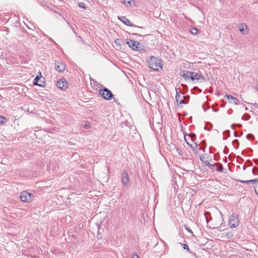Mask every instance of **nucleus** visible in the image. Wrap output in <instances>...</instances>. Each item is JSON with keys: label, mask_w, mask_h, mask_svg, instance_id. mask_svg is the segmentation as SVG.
<instances>
[{"label": "nucleus", "mask_w": 258, "mask_h": 258, "mask_svg": "<svg viewBox=\"0 0 258 258\" xmlns=\"http://www.w3.org/2000/svg\"><path fill=\"white\" fill-rule=\"evenodd\" d=\"M149 68L153 70L159 71L163 69V64L161 63V60L156 58L154 56H151L150 59L148 60Z\"/></svg>", "instance_id": "nucleus-1"}, {"label": "nucleus", "mask_w": 258, "mask_h": 258, "mask_svg": "<svg viewBox=\"0 0 258 258\" xmlns=\"http://www.w3.org/2000/svg\"><path fill=\"white\" fill-rule=\"evenodd\" d=\"M99 93L104 99L107 100H111L113 96L111 91L106 88H104L102 89H100Z\"/></svg>", "instance_id": "nucleus-2"}, {"label": "nucleus", "mask_w": 258, "mask_h": 258, "mask_svg": "<svg viewBox=\"0 0 258 258\" xmlns=\"http://www.w3.org/2000/svg\"><path fill=\"white\" fill-rule=\"evenodd\" d=\"M34 198L33 195L26 191H24L21 193L20 198L24 202H29L32 200Z\"/></svg>", "instance_id": "nucleus-3"}, {"label": "nucleus", "mask_w": 258, "mask_h": 258, "mask_svg": "<svg viewBox=\"0 0 258 258\" xmlns=\"http://www.w3.org/2000/svg\"><path fill=\"white\" fill-rule=\"evenodd\" d=\"M126 43L133 50H139L140 49H141V44L139 42L129 39L127 40Z\"/></svg>", "instance_id": "nucleus-4"}, {"label": "nucleus", "mask_w": 258, "mask_h": 258, "mask_svg": "<svg viewBox=\"0 0 258 258\" xmlns=\"http://www.w3.org/2000/svg\"><path fill=\"white\" fill-rule=\"evenodd\" d=\"M239 220L237 215H232L230 216L229 220V225L231 228H235L239 225Z\"/></svg>", "instance_id": "nucleus-5"}, {"label": "nucleus", "mask_w": 258, "mask_h": 258, "mask_svg": "<svg viewBox=\"0 0 258 258\" xmlns=\"http://www.w3.org/2000/svg\"><path fill=\"white\" fill-rule=\"evenodd\" d=\"M121 180L122 183L126 187H128L131 185V182L128 175L126 171H123L121 174Z\"/></svg>", "instance_id": "nucleus-6"}, {"label": "nucleus", "mask_w": 258, "mask_h": 258, "mask_svg": "<svg viewBox=\"0 0 258 258\" xmlns=\"http://www.w3.org/2000/svg\"><path fill=\"white\" fill-rule=\"evenodd\" d=\"M209 156H206V154H202L200 157V160L205 165L208 166L210 169H213L214 167V164H211L210 162L206 160L209 158Z\"/></svg>", "instance_id": "nucleus-7"}, {"label": "nucleus", "mask_w": 258, "mask_h": 258, "mask_svg": "<svg viewBox=\"0 0 258 258\" xmlns=\"http://www.w3.org/2000/svg\"><path fill=\"white\" fill-rule=\"evenodd\" d=\"M66 69V65L64 63L59 61L55 62V70L59 73L63 72Z\"/></svg>", "instance_id": "nucleus-8"}, {"label": "nucleus", "mask_w": 258, "mask_h": 258, "mask_svg": "<svg viewBox=\"0 0 258 258\" xmlns=\"http://www.w3.org/2000/svg\"><path fill=\"white\" fill-rule=\"evenodd\" d=\"M192 73H193V75H192L191 77V80L192 81L202 80L203 82L206 81L205 78L201 74L194 72H192ZM200 82H202V81H201Z\"/></svg>", "instance_id": "nucleus-9"}, {"label": "nucleus", "mask_w": 258, "mask_h": 258, "mask_svg": "<svg viewBox=\"0 0 258 258\" xmlns=\"http://www.w3.org/2000/svg\"><path fill=\"white\" fill-rule=\"evenodd\" d=\"M118 19L121 21L123 24L127 26H131V27H137V26L134 25L131 23L130 20L126 18L125 16H118ZM137 27H139L137 26Z\"/></svg>", "instance_id": "nucleus-10"}, {"label": "nucleus", "mask_w": 258, "mask_h": 258, "mask_svg": "<svg viewBox=\"0 0 258 258\" xmlns=\"http://www.w3.org/2000/svg\"><path fill=\"white\" fill-rule=\"evenodd\" d=\"M56 86L62 90H64L68 87V83L66 81H63L62 80H59L57 81Z\"/></svg>", "instance_id": "nucleus-11"}, {"label": "nucleus", "mask_w": 258, "mask_h": 258, "mask_svg": "<svg viewBox=\"0 0 258 258\" xmlns=\"http://www.w3.org/2000/svg\"><path fill=\"white\" fill-rule=\"evenodd\" d=\"M186 135L184 136V140L188 146L189 147H190L194 152L195 153H197L198 152V150H199V148H198V144H197L196 143H195V146L194 147L192 144L190 143H189L188 142V139L186 138Z\"/></svg>", "instance_id": "nucleus-12"}, {"label": "nucleus", "mask_w": 258, "mask_h": 258, "mask_svg": "<svg viewBox=\"0 0 258 258\" xmlns=\"http://www.w3.org/2000/svg\"><path fill=\"white\" fill-rule=\"evenodd\" d=\"M180 75L182 77H183L185 79H190L192 75H193V73L190 71L184 70L183 71L180 72Z\"/></svg>", "instance_id": "nucleus-13"}, {"label": "nucleus", "mask_w": 258, "mask_h": 258, "mask_svg": "<svg viewBox=\"0 0 258 258\" xmlns=\"http://www.w3.org/2000/svg\"><path fill=\"white\" fill-rule=\"evenodd\" d=\"M239 30L243 34H247L248 32L247 26L246 24L242 23L238 26Z\"/></svg>", "instance_id": "nucleus-14"}, {"label": "nucleus", "mask_w": 258, "mask_h": 258, "mask_svg": "<svg viewBox=\"0 0 258 258\" xmlns=\"http://www.w3.org/2000/svg\"><path fill=\"white\" fill-rule=\"evenodd\" d=\"M224 98L229 100V102L231 103H233L235 105L238 104V99L231 95H225Z\"/></svg>", "instance_id": "nucleus-15"}, {"label": "nucleus", "mask_w": 258, "mask_h": 258, "mask_svg": "<svg viewBox=\"0 0 258 258\" xmlns=\"http://www.w3.org/2000/svg\"><path fill=\"white\" fill-rule=\"evenodd\" d=\"M42 78L41 75H40V76H36V77L34 78L33 81V84L34 85H37L40 87L43 86V85L41 84V83H44V82L40 80V79Z\"/></svg>", "instance_id": "nucleus-16"}, {"label": "nucleus", "mask_w": 258, "mask_h": 258, "mask_svg": "<svg viewBox=\"0 0 258 258\" xmlns=\"http://www.w3.org/2000/svg\"><path fill=\"white\" fill-rule=\"evenodd\" d=\"M206 147V142L205 140L202 141L200 144V148L199 150H203L204 152H205V149Z\"/></svg>", "instance_id": "nucleus-17"}, {"label": "nucleus", "mask_w": 258, "mask_h": 258, "mask_svg": "<svg viewBox=\"0 0 258 258\" xmlns=\"http://www.w3.org/2000/svg\"><path fill=\"white\" fill-rule=\"evenodd\" d=\"M223 234L225 235L227 239H230L233 236L232 231H226Z\"/></svg>", "instance_id": "nucleus-18"}, {"label": "nucleus", "mask_w": 258, "mask_h": 258, "mask_svg": "<svg viewBox=\"0 0 258 258\" xmlns=\"http://www.w3.org/2000/svg\"><path fill=\"white\" fill-rule=\"evenodd\" d=\"M215 165H216V166H218V168L216 169V170L218 172H222L223 171V166L222 165V164L221 163H216V164H214V166Z\"/></svg>", "instance_id": "nucleus-19"}, {"label": "nucleus", "mask_w": 258, "mask_h": 258, "mask_svg": "<svg viewBox=\"0 0 258 258\" xmlns=\"http://www.w3.org/2000/svg\"><path fill=\"white\" fill-rule=\"evenodd\" d=\"M185 98V96H182V95H180L179 93L178 92H176V96H175V100L177 102H178L180 99H181V98Z\"/></svg>", "instance_id": "nucleus-20"}, {"label": "nucleus", "mask_w": 258, "mask_h": 258, "mask_svg": "<svg viewBox=\"0 0 258 258\" xmlns=\"http://www.w3.org/2000/svg\"><path fill=\"white\" fill-rule=\"evenodd\" d=\"M252 165V163L250 160H247L243 166V169H245V166H251Z\"/></svg>", "instance_id": "nucleus-21"}, {"label": "nucleus", "mask_w": 258, "mask_h": 258, "mask_svg": "<svg viewBox=\"0 0 258 258\" xmlns=\"http://www.w3.org/2000/svg\"><path fill=\"white\" fill-rule=\"evenodd\" d=\"M230 136V131L229 130H226L223 133V139L226 140L227 138L229 137Z\"/></svg>", "instance_id": "nucleus-22"}, {"label": "nucleus", "mask_w": 258, "mask_h": 258, "mask_svg": "<svg viewBox=\"0 0 258 258\" xmlns=\"http://www.w3.org/2000/svg\"><path fill=\"white\" fill-rule=\"evenodd\" d=\"M232 145L235 148L237 149L239 145V141L237 140H234L232 142Z\"/></svg>", "instance_id": "nucleus-23"}, {"label": "nucleus", "mask_w": 258, "mask_h": 258, "mask_svg": "<svg viewBox=\"0 0 258 258\" xmlns=\"http://www.w3.org/2000/svg\"><path fill=\"white\" fill-rule=\"evenodd\" d=\"M187 136H188V137L190 138L191 142H194L195 141V140L196 139V135L194 133H191L190 134L188 135Z\"/></svg>", "instance_id": "nucleus-24"}, {"label": "nucleus", "mask_w": 258, "mask_h": 258, "mask_svg": "<svg viewBox=\"0 0 258 258\" xmlns=\"http://www.w3.org/2000/svg\"><path fill=\"white\" fill-rule=\"evenodd\" d=\"M190 32L193 35H196L199 32V30L196 28H192Z\"/></svg>", "instance_id": "nucleus-25"}, {"label": "nucleus", "mask_w": 258, "mask_h": 258, "mask_svg": "<svg viewBox=\"0 0 258 258\" xmlns=\"http://www.w3.org/2000/svg\"><path fill=\"white\" fill-rule=\"evenodd\" d=\"M246 139L248 140L252 141L254 139V136L251 134H248L246 136Z\"/></svg>", "instance_id": "nucleus-26"}, {"label": "nucleus", "mask_w": 258, "mask_h": 258, "mask_svg": "<svg viewBox=\"0 0 258 258\" xmlns=\"http://www.w3.org/2000/svg\"><path fill=\"white\" fill-rule=\"evenodd\" d=\"M6 119H7L5 117L0 115V124H4Z\"/></svg>", "instance_id": "nucleus-27"}, {"label": "nucleus", "mask_w": 258, "mask_h": 258, "mask_svg": "<svg viewBox=\"0 0 258 258\" xmlns=\"http://www.w3.org/2000/svg\"><path fill=\"white\" fill-rule=\"evenodd\" d=\"M252 172L253 175H258V167H254L252 169Z\"/></svg>", "instance_id": "nucleus-28"}, {"label": "nucleus", "mask_w": 258, "mask_h": 258, "mask_svg": "<svg viewBox=\"0 0 258 258\" xmlns=\"http://www.w3.org/2000/svg\"><path fill=\"white\" fill-rule=\"evenodd\" d=\"M212 125L210 123H208L205 126V129L208 131H210L212 128Z\"/></svg>", "instance_id": "nucleus-29"}, {"label": "nucleus", "mask_w": 258, "mask_h": 258, "mask_svg": "<svg viewBox=\"0 0 258 258\" xmlns=\"http://www.w3.org/2000/svg\"><path fill=\"white\" fill-rule=\"evenodd\" d=\"M131 0H124L123 1H122V2L126 6H131Z\"/></svg>", "instance_id": "nucleus-30"}, {"label": "nucleus", "mask_w": 258, "mask_h": 258, "mask_svg": "<svg viewBox=\"0 0 258 258\" xmlns=\"http://www.w3.org/2000/svg\"><path fill=\"white\" fill-rule=\"evenodd\" d=\"M122 43V41L121 39H116L115 40V43L116 45H121V43Z\"/></svg>", "instance_id": "nucleus-31"}, {"label": "nucleus", "mask_w": 258, "mask_h": 258, "mask_svg": "<svg viewBox=\"0 0 258 258\" xmlns=\"http://www.w3.org/2000/svg\"><path fill=\"white\" fill-rule=\"evenodd\" d=\"M78 6L80 8H83V9H86V6L85 5V4L84 3H80L78 4Z\"/></svg>", "instance_id": "nucleus-32"}, {"label": "nucleus", "mask_w": 258, "mask_h": 258, "mask_svg": "<svg viewBox=\"0 0 258 258\" xmlns=\"http://www.w3.org/2000/svg\"><path fill=\"white\" fill-rule=\"evenodd\" d=\"M238 181L240 183H246V184L250 183L249 180H238Z\"/></svg>", "instance_id": "nucleus-33"}, {"label": "nucleus", "mask_w": 258, "mask_h": 258, "mask_svg": "<svg viewBox=\"0 0 258 258\" xmlns=\"http://www.w3.org/2000/svg\"><path fill=\"white\" fill-rule=\"evenodd\" d=\"M203 108L204 110L205 111H206L209 108V107L208 106V105L206 103H205L203 105Z\"/></svg>", "instance_id": "nucleus-34"}, {"label": "nucleus", "mask_w": 258, "mask_h": 258, "mask_svg": "<svg viewBox=\"0 0 258 258\" xmlns=\"http://www.w3.org/2000/svg\"><path fill=\"white\" fill-rule=\"evenodd\" d=\"M182 247L184 249H186V250H189V247H188V246L187 244H182Z\"/></svg>", "instance_id": "nucleus-35"}, {"label": "nucleus", "mask_w": 258, "mask_h": 258, "mask_svg": "<svg viewBox=\"0 0 258 258\" xmlns=\"http://www.w3.org/2000/svg\"><path fill=\"white\" fill-rule=\"evenodd\" d=\"M229 149L226 146H225L223 151V153L225 154H227L229 153Z\"/></svg>", "instance_id": "nucleus-36"}, {"label": "nucleus", "mask_w": 258, "mask_h": 258, "mask_svg": "<svg viewBox=\"0 0 258 258\" xmlns=\"http://www.w3.org/2000/svg\"><path fill=\"white\" fill-rule=\"evenodd\" d=\"M185 227V229L188 231L189 232V233H191V234H193V232L192 231V230H191V229L189 227H188L186 225H185L184 226Z\"/></svg>", "instance_id": "nucleus-37"}, {"label": "nucleus", "mask_w": 258, "mask_h": 258, "mask_svg": "<svg viewBox=\"0 0 258 258\" xmlns=\"http://www.w3.org/2000/svg\"><path fill=\"white\" fill-rule=\"evenodd\" d=\"M188 103V101H186L185 100H181L180 101H179V104L180 105L182 104H187Z\"/></svg>", "instance_id": "nucleus-38"}, {"label": "nucleus", "mask_w": 258, "mask_h": 258, "mask_svg": "<svg viewBox=\"0 0 258 258\" xmlns=\"http://www.w3.org/2000/svg\"><path fill=\"white\" fill-rule=\"evenodd\" d=\"M249 181H250V183H256V182H258V179H251V180H249Z\"/></svg>", "instance_id": "nucleus-39"}, {"label": "nucleus", "mask_w": 258, "mask_h": 258, "mask_svg": "<svg viewBox=\"0 0 258 258\" xmlns=\"http://www.w3.org/2000/svg\"><path fill=\"white\" fill-rule=\"evenodd\" d=\"M209 214L210 216V213L209 212H207L205 214V217L206 218V220H207V222L208 223L209 222V219L207 217V215Z\"/></svg>", "instance_id": "nucleus-40"}, {"label": "nucleus", "mask_w": 258, "mask_h": 258, "mask_svg": "<svg viewBox=\"0 0 258 258\" xmlns=\"http://www.w3.org/2000/svg\"><path fill=\"white\" fill-rule=\"evenodd\" d=\"M138 257L139 256H138V255L137 254V253H135L133 254L132 258H138Z\"/></svg>", "instance_id": "nucleus-41"}, {"label": "nucleus", "mask_w": 258, "mask_h": 258, "mask_svg": "<svg viewBox=\"0 0 258 258\" xmlns=\"http://www.w3.org/2000/svg\"><path fill=\"white\" fill-rule=\"evenodd\" d=\"M253 161L256 164H258V159H254Z\"/></svg>", "instance_id": "nucleus-42"}, {"label": "nucleus", "mask_w": 258, "mask_h": 258, "mask_svg": "<svg viewBox=\"0 0 258 258\" xmlns=\"http://www.w3.org/2000/svg\"><path fill=\"white\" fill-rule=\"evenodd\" d=\"M213 110L214 111L217 112L219 110V109L218 108H216V109L213 108Z\"/></svg>", "instance_id": "nucleus-43"}, {"label": "nucleus", "mask_w": 258, "mask_h": 258, "mask_svg": "<svg viewBox=\"0 0 258 258\" xmlns=\"http://www.w3.org/2000/svg\"><path fill=\"white\" fill-rule=\"evenodd\" d=\"M194 89H196V90H199V89L198 88V87H195L194 88Z\"/></svg>", "instance_id": "nucleus-44"}, {"label": "nucleus", "mask_w": 258, "mask_h": 258, "mask_svg": "<svg viewBox=\"0 0 258 258\" xmlns=\"http://www.w3.org/2000/svg\"><path fill=\"white\" fill-rule=\"evenodd\" d=\"M244 116H247L248 117H250L249 115L248 114H245Z\"/></svg>", "instance_id": "nucleus-45"}, {"label": "nucleus", "mask_w": 258, "mask_h": 258, "mask_svg": "<svg viewBox=\"0 0 258 258\" xmlns=\"http://www.w3.org/2000/svg\"><path fill=\"white\" fill-rule=\"evenodd\" d=\"M231 128H233V129H234V124H232L231 125Z\"/></svg>", "instance_id": "nucleus-46"}, {"label": "nucleus", "mask_w": 258, "mask_h": 258, "mask_svg": "<svg viewBox=\"0 0 258 258\" xmlns=\"http://www.w3.org/2000/svg\"><path fill=\"white\" fill-rule=\"evenodd\" d=\"M234 136H235V137H237V134H236V132L234 133Z\"/></svg>", "instance_id": "nucleus-47"}, {"label": "nucleus", "mask_w": 258, "mask_h": 258, "mask_svg": "<svg viewBox=\"0 0 258 258\" xmlns=\"http://www.w3.org/2000/svg\"><path fill=\"white\" fill-rule=\"evenodd\" d=\"M199 91L200 92H202V90L201 89H199Z\"/></svg>", "instance_id": "nucleus-48"}, {"label": "nucleus", "mask_w": 258, "mask_h": 258, "mask_svg": "<svg viewBox=\"0 0 258 258\" xmlns=\"http://www.w3.org/2000/svg\"><path fill=\"white\" fill-rule=\"evenodd\" d=\"M133 35H138V34H136V33H133Z\"/></svg>", "instance_id": "nucleus-49"}]
</instances>
